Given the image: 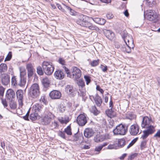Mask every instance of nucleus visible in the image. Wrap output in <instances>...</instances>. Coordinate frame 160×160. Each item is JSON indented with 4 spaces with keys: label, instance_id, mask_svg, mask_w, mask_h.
<instances>
[{
    "label": "nucleus",
    "instance_id": "obj_1",
    "mask_svg": "<svg viewBox=\"0 0 160 160\" xmlns=\"http://www.w3.org/2000/svg\"><path fill=\"white\" fill-rule=\"evenodd\" d=\"M23 73L24 72H20L19 76H13L12 77L11 83L13 87H22L25 85L26 83V79L24 77Z\"/></svg>",
    "mask_w": 160,
    "mask_h": 160
},
{
    "label": "nucleus",
    "instance_id": "obj_2",
    "mask_svg": "<svg viewBox=\"0 0 160 160\" xmlns=\"http://www.w3.org/2000/svg\"><path fill=\"white\" fill-rule=\"evenodd\" d=\"M40 92L38 84L34 83L32 84L30 88L28 95L30 97L33 98H35L39 96Z\"/></svg>",
    "mask_w": 160,
    "mask_h": 160
},
{
    "label": "nucleus",
    "instance_id": "obj_3",
    "mask_svg": "<svg viewBox=\"0 0 160 160\" xmlns=\"http://www.w3.org/2000/svg\"><path fill=\"white\" fill-rule=\"evenodd\" d=\"M42 67L45 74L48 76L52 74L54 69V66L52 62L47 61L43 62Z\"/></svg>",
    "mask_w": 160,
    "mask_h": 160
},
{
    "label": "nucleus",
    "instance_id": "obj_4",
    "mask_svg": "<svg viewBox=\"0 0 160 160\" xmlns=\"http://www.w3.org/2000/svg\"><path fill=\"white\" fill-rule=\"evenodd\" d=\"M128 125L120 124L113 129L114 134L115 135H124L127 133L128 130Z\"/></svg>",
    "mask_w": 160,
    "mask_h": 160
},
{
    "label": "nucleus",
    "instance_id": "obj_5",
    "mask_svg": "<svg viewBox=\"0 0 160 160\" xmlns=\"http://www.w3.org/2000/svg\"><path fill=\"white\" fill-rule=\"evenodd\" d=\"M145 128L147 129L143 131V134L141 137V138L143 140L146 138L149 135L154 133L155 131L154 127L151 125L146 127Z\"/></svg>",
    "mask_w": 160,
    "mask_h": 160
},
{
    "label": "nucleus",
    "instance_id": "obj_6",
    "mask_svg": "<svg viewBox=\"0 0 160 160\" xmlns=\"http://www.w3.org/2000/svg\"><path fill=\"white\" fill-rule=\"evenodd\" d=\"M72 74H70V78H73L76 80L79 78L81 75V70L77 67H73Z\"/></svg>",
    "mask_w": 160,
    "mask_h": 160
},
{
    "label": "nucleus",
    "instance_id": "obj_7",
    "mask_svg": "<svg viewBox=\"0 0 160 160\" xmlns=\"http://www.w3.org/2000/svg\"><path fill=\"white\" fill-rule=\"evenodd\" d=\"M88 17L82 14L80 15L78 20H77V23L81 26L86 27L88 23L87 21Z\"/></svg>",
    "mask_w": 160,
    "mask_h": 160
},
{
    "label": "nucleus",
    "instance_id": "obj_8",
    "mask_svg": "<svg viewBox=\"0 0 160 160\" xmlns=\"http://www.w3.org/2000/svg\"><path fill=\"white\" fill-rule=\"evenodd\" d=\"M129 132L132 135L135 136L138 134H140L141 131L139 132V127L137 124L132 125L130 127Z\"/></svg>",
    "mask_w": 160,
    "mask_h": 160
},
{
    "label": "nucleus",
    "instance_id": "obj_9",
    "mask_svg": "<svg viewBox=\"0 0 160 160\" xmlns=\"http://www.w3.org/2000/svg\"><path fill=\"white\" fill-rule=\"evenodd\" d=\"M77 123L81 126L85 125L87 122L86 117L83 114L79 115L77 118Z\"/></svg>",
    "mask_w": 160,
    "mask_h": 160
},
{
    "label": "nucleus",
    "instance_id": "obj_10",
    "mask_svg": "<svg viewBox=\"0 0 160 160\" xmlns=\"http://www.w3.org/2000/svg\"><path fill=\"white\" fill-rule=\"evenodd\" d=\"M158 17V15L155 11L152 10H149L147 14L146 18L150 21L156 20Z\"/></svg>",
    "mask_w": 160,
    "mask_h": 160
},
{
    "label": "nucleus",
    "instance_id": "obj_11",
    "mask_svg": "<svg viewBox=\"0 0 160 160\" xmlns=\"http://www.w3.org/2000/svg\"><path fill=\"white\" fill-rule=\"evenodd\" d=\"M152 121L151 118H149L147 116H144L143 117L142 120L141 126L142 128H145L150 125Z\"/></svg>",
    "mask_w": 160,
    "mask_h": 160
},
{
    "label": "nucleus",
    "instance_id": "obj_12",
    "mask_svg": "<svg viewBox=\"0 0 160 160\" xmlns=\"http://www.w3.org/2000/svg\"><path fill=\"white\" fill-rule=\"evenodd\" d=\"M16 94L19 105L22 107L23 105V91L21 89L18 90L16 92Z\"/></svg>",
    "mask_w": 160,
    "mask_h": 160
},
{
    "label": "nucleus",
    "instance_id": "obj_13",
    "mask_svg": "<svg viewBox=\"0 0 160 160\" xmlns=\"http://www.w3.org/2000/svg\"><path fill=\"white\" fill-rule=\"evenodd\" d=\"M130 42L131 44L130 45L129 43L127 42V44H126L127 46L125 47L124 48H123V51L126 52L128 53H130L131 52V49H133L134 47V45L133 42V41L132 37H130Z\"/></svg>",
    "mask_w": 160,
    "mask_h": 160
},
{
    "label": "nucleus",
    "instance_id": "obj_14",
    "mask_svg": "<svg viewBox=\"0 0 160 160\" xmlns=\"http://www.w3.org/2000/svg\"><path fill=\"white\" fill-rule=\"evenodd\" d=\"M49 96L52 99H58L61 97V93L59 91L54 90L50 93Z\"/></svg>",
    "mask_w": 160,
    "mask_h": 160
},
{
    "label": "nucleus",
    "instance_id": "obj_15",
    "mask_svg": "<svg viewBox=\"0 0 160 160\" xmlns=\"http://www.w3.org/2000/svg\"><path fill=\"white\" fill-rule=\"evenodd\" d=\"M84 138L82 135H78L77 133L74 134L73 141L76 142L78 145H81L83 142Z\"/></svg>",
    "mask_w": 160,
    "mask_h": 160
},
{
    "label": "nucleus",
    "instance_id": "obj_16",
    "mask_svg": "<svg viewBox=\"0 0 160 160\" xmlns=\"http://www.w3.org/2000/svg\"><path fill=\"white\" fill-rule=\"evenodd\" d=\"M65 74L61 70H58L54 73V76L57 79L61 80L63 79L65 76Z\"/></svg>",
    "mask_w": 160,
    "mask_h": 160
},
{
    "label": "nucleus",
    "instance_id": "obj_17",
    "mask_svg": "<svg viewBox=\"0 0 160 160\" xmlns=\"http://www.w3.org/2000/svg\"><path fill=\"white\" fill-rule=\"evenodd\" d=\"M26 68L28 71V77L30 78L33 75L35 70L33 66L31 63H28L27 65Z\"/></svg>",
    "mask_w": 160,
    "mask_h": 160
},
{
    "label": "nucleus",
    "instance_id": "obj_18",
    "mask_svg": "<svg viewBox=\"0 0 160 160\" xmlns=\"http://www.w3.org/2000/svg\"><path fill=\"white\" fill-rule=\"evenodd\" d=\"M6 96L8 100L11 101L12 99L15 97V93L12 90L9 89L7 91Z\"/></svg>",
    "mask_w": 160,
    "mask_h": 160
},
{
    "label": "nucleus",
    "instance_id": "obj_19",
    "mask_svg": "<svg viewBox=\"0 0 160 160\" xmlns=\"http://www.w3.org/2000/svg\"><path fill=\"white\" fill-rule=\"evenodd\" d=\"M94 133V132L92 128H87L84 131V135L86 138H89L93 136Z\"/></svg>",
    "mask_w": 160,
    "mask_h": 160
},
{
    "label": "nucleus",
    "instance_id": "obj_20",
    "mask_svg": "<svg viewBox=\"0 0 160 160\" xmlns=\"http://www.w3.org/2000/svg\"><path fill=\"white\" fill-rule=\"evenodd\" d=\"M65 91L68 94L72 97H74L76 94V91H75L72 86L70 85H67Z\"/></svg>",
    "mask_w": 160,
    "mask_h": 160
},
{
    "label": "nucleus",
    "instance_id": "obj_21",
    "mask_svg": "<svg viewBox=\"0 0 160 160\" xmlns=\"http://www.w3.org/2000/svg\"><path fill=\"white\" fill-rule=\"evenodd\" d=\"M122 38L123 39L125 42L127 44V42L129 43L130 40V37H132V36L128 35V33L126 30H124L122 32Z\"/></svg>",
    "mask_w": 160,
    "mask_h": 160
},
{
    "label": "nucleus",
    "instance_id": "obj_22",
    "mask_svg": "<svg viewBox=\"0 0 160 160\" xmlns=\"http://www.w3.org/2000/svg\"><path fill=\"white\" fill-rule=\"evenodd\" d=\"M103 32L106 37L109 40H112L114 37V33L110 30H105Z\"/></svg>",
    "mask_w": 160,
    "mask_h": 160
},
{
    "label": "nucleus",
    "instance_id": "obj_23",
    "mask_svg": "<svg viewBox=\"0 0 160 160\" xmlns=\"http://www.w3.org/2000/svg\"><path fill=\"white\" fill-rule=\"evenodd\" d=\"M10 82V78L8 74H4L2 78V84L7 85Z\"/></svg>",
    "mask_w": 160,
    "mask_h": 160
},
{
    "label": "nucleus",
    "instance_id": "obj_24",
    "mask_svg": "<svg viewBox=\"0 0 160 160\" xmlns=\"http://www.w3.org/2000/svg\"><path fill=\"white\" fill-rule=\"evenodd\" d=\"M64 8L67 10L69 13L71 15L76 16L78 15V13L72 9L70 7L64 4Z\"/></svg>",
    "mask_w": 160,
    "mask_h": 160
},
{
    "label": "nucleus",
    "instance_id": "obj_25",
    "mask_svg": "<svg viewBox=\"0 0 160 160\" xmlns=\"http://www.w3.org/2000/svg\"><path fill=\"white\" fill-rule=\"evenodd\" d=\"M42 82L45 88H47L50 86V81L47 77H45L42 79Z\"/></svg>",
    "mask_w": 160,
    "mask_h": 160
},
{
    "label": "nucleus",
    "instance_id": "obj_26",
    "mask_svg": "<svg viewBox=\"0 0 160 160\" xmlns=\"http://www.w3.org/2000/svg\"><path fill=\"white\" fill-rule=\"evenodd\" d=\"M95 102L97 106L100 107L102 103L101 98L98 95H96V97L94 98Z\"/></svg>",
    "mask_w": 160,
    "mask_h": 160
},
{
    "label": "nucleus",
    "instance_id": "obj_27",
    "mask_svg": "<svg viewBox=\"0 0 160 160\" xmlns=\"http://www.w3.org/2000/svg\"><path fill=\"white\" fill-rule=\"evenodd\" d=\"M86 27L88 28L89 29L93 30H95L96 31H98L99 30V28L95 25L89 22Z\"/></svg>",
    "mask_w": 160,
    "mask_h": 160
},
{
    "label": "nucleus",
    "instance_id": "obj_28",
    "mask_svg": "<svg viewBox=\"0 0 160 160\" xmlns=\"http://www.w3.org/2000/svg\"><path fill=\"white\" fill-rule=\"evenodd\" d=\"M118 145H117L118 148L123 147L126 143V142L124 138H121L118 141Z\"/></svg>",
    "mask_w": 160,
    "mask_h": 160
},
{
    "label": "nucleus",
    "instance_id": "obj_29",
    "mask_svg": "<svg viewBox=\"0 0 160 160\" xmlns=\"http://www.w3.org/2000/svg\"><path fill=\"white\" fill-rule=\"evenodd\" d=\"M7 66L6 64L2 63L0 65V75L2 74V73L5 72L7 70Z\"/></svg>",
    "mask_w": 160,
    "mask_h": 160
},
{
    "label": "nucleus",
    "instance_id": "obj_30",
    "mask_svg": "<svg viewBox=\"0 0 160 160\" xmlns=\"http://www.w3.org/2000/svg\"><path fill=\"white\" fill-rule=\"evenodd\" d=\"M58 121L62 124H67L69 121V118L68 117H61L58 118Z\"/></svg>",
    "mask_w": 160,
    "mask_h": 160
},
{
    "label": "nucleus",
    "instance_id": "obj_31",
    "mask_svg": "<svg viewBox=\"0 0 160 160\" xmlns=\"http://www.w3.org/2000/svg\"><path fill=\"white\" fill-rule=\"evenodd\" d=\"M44 116L52 120L54 119L55 116L53 114L52 112L48 111L46 112L44 114Z\"/></svg>",
    "mask_w": 160,
    "mask_h": 160
},
{
    "label": "nucleus",
    "instance_id": "obj_32",
    "mask_svg": "<svg viewBox=\"0 0 160 160\" xmlns=\"http://www.w3.org/2000/svg\"><path fill=\"white\" fill-rule=\"evenodd\" d=\"M44 116L52 120L54 119L55 116L53 114L52 112L48 111L46 112L44 114Z\"/></svg>",
    "mask_w": 160,
    "mask_h": 160
},
{
    "label": "nucleus",
    "instance_id": "obj_33",
    "mask_svg": "<svg viewBox=\"0 0 160 160\" xmlns=\"http://www.w3.org/2000/svg\"><path fill=\"white\" fill-rule=\"evenodd\" d=\"M106 113L107 116L109 118H112L114 117V111L112 110V108L108 109L106 111Z\"/></svg>",
    "mask_w": 160,
    "mask_h": 160
},
{
    "label": "nucleus",
    "instance_id": "obj_34",
    "mask_svg": "<svg viewBox=\"0 0 160 160\" xmlns=\"http://www.w3.org/2000/svg\"><path fill=\"white\" fill-rule=\"evenodd\" d=\"M51 121L52 120L50 118H48L44 116L42 119V122L43 124L47 125L50 123Z\"/></svg>",
    "mask_w": 160,
    "mask_h": 160
},
{
    "label": "nucleus",
    "instance_id": "obj_35",
    "mask_svg": "<svg viewBox=\"0 0 160 160\" xmlns=\"http://www.w3.org/2000/svg\"><path fill=\"white\" fill-rule=\"evenodd\" d=\"M91 112L95 115H97L100 113V111L97 109L95 106L92 107Z\"/></svg>",
    "mask_w": 160,
    "mask_h": 160
},
{
    "label": "nucleus",
    "instance_id": "obj_36",
    "mask_svg": "<svg viewBox=\"0 0 160 160\" xmlns=\"http://www.w3.org/2000/svg\"><path fill=\"white\" fill-rule=\"evenodd\" d=\"M33 109L35 112L38 113V112L41 111L42 108V106L39 104H36L33 107Z\"/></svg>",
    "mask_w": 160,
    "mask_h": 160
},
{
    "label": "nucleus",
    "instance_id": "obj_37",
    "mask_svg": "<svg viewBox=\"0 0 160 160\" xmlns=\"http://www.w3.org/2000/svg\"><path fill=\"white\" fill-rule=\"evenodd\" d=\"M38 116V114L37 112H33L30 114L29 118L32 121L35 120L37 119Z\"/></svg>",
    "mask_w": 160,
    "mask_h": 160
},
{
    "label": "nucleus",
    "instance_id": "obj_38",
    "mask_svg": "<svg viewBox=\"0 0 160 160\" xmlns=\"http://www.w3.org/2000/svg\"><path fill=\"white\" fill-rule=\"evenodd\" d=\"M77 83L79 88H84L85 83L84 80L82 79H79L78 81H77Z\"/></svg>",
    "mask_w": 160,
    "mask_h": 160
},
{
    "label": "nucleus",
    "instance_id": "obj_39",
    "mask_svg": "<svg viewBox=\"0 0 160 160\" xmlns=\"http://www.w3.org/2000/svg\"><path fill=\"white\" fill-rule=\"evenodd\" d=\"M37 72L38 75H42L44 72L42 68L40 66H38L37 68Z\"/></svg>",
    "mask_w": 160,
    "mask_h": 160
},
{
    "label": "nucleus",
    "instance_id": "obj_40",
    "mask_svg": "<svg viewBox=\"0 0 160 160\" xmlns=\"http://www.w3.org/2000/svg\"><path fill=\"white\" fill-rule=\"evenodd\" d=\"M79 91L78 93L81 96L83 97L85 96L86 92L84 88H79Z\"/></svg>",
    "mask_w": 160,
    "mask_h": 160
},
{
    "label": "nucleus",
    "instance_id": "obj_41",
    "mask_svg": "<svg viewBox=\"0 0 160 160\" xmlns=\"http://www.w3.org/2000/svg\"><path fill=\"white\" fill-rule=\"evenodd\" d=\"M64 132L68 135H72V133L71 132V129L70 125L68 126L66 128L64 129Z\"/></svg>",
    "mask_w": 160,
    "mask_h": 160
},
{
    "label": "nucleus",
    "instance_id": "obj_42",
    "mask_svg": "<svg viewBox=\"0 0 160 160\" xmlns=\"http://www.w3.org/2000/svg\"><path fill=\"white\" fill-rule=\"evenodd\" d=\"M66 107L63 102L61 103L60 104L59 110L60 112H64L66 109Z\"/></svg>",
    "mask_w": 160,
    "mask_h": 160
},
{
    "label": "nucleus",
    "instance_id": "obj_43",
    "mask_svg": "<svg viewBox=\"0 0 160 160\" xmlns=\"http://www.w3.org/2000/svg\"><path fill=\"white\" fill-rule=\"evenodd\" d=\"M138 139V138H137L133 139L127 146V149L129 148L130 147L133 146V145L137 142Z\"/></svg>",
    "mask_w": 160,
    "mask_h": 160
},
{
    "label": "nucleus",
    "instance_id": "obj_44",
    "mask_svg": "<svg viewBox=\"0 0 160 160\" xmlns=\"http://www.w3.org/2000/svg\"><path fill=\"white\" fill-rule=\"evenodd\" d=\"M107 149H117L118 147L116 144H110L108 146Z\"/></svg>",
    "mask_w": 160,
    "mask_h": 160
},
{
    "label": "nucleus",
    "instance_id": "obj_45",
    "mask_svg": "<svg viewBox=\"0 0 160 160\" xmlns=\"http://www.w3.org/2000/svg\"><path fill=\"white\" fill-rule=\"evenodd\" d=\"M99 61L98 59L94 60L91 62L90 65L92 67H95L98 64Z\"/></svg>",
    "mask_w": 160,
    "mask_h": 160
},
{
    "label": "nucleus",
    "instance_id": "obj_46",
    "mask_svg": "<svg viewBox=\"0 0 160 160\" xmlns=\"http://www.w3.org/2000/svg\"><path fill=\"white\" fill-rule=\"evenodd\" d=\"M12 52H9L5 58V61H9L11 60L12 58Z\"/></svg>",
    "mask_w": 160,
    "mask_h": 160
},
{
    "label": "nucleus",
    "instance_id": "obj_47",
    "mask_svg": "<svg viewBox=\"0 0 160 160\" xmlns=\"http://www.w3.org/2000/svg\"><path fill=\"white\" fill-rule=\"evenodd\" d=\"M30 109H29L27 112L26 115L23 117V118L25 120H29V116L30 114Z\"/></svg>",
    "mask_w": 160,
    "mask_h": 160
},
{
    "label": "nucleus",
    "instance_id": "obj_48",
    "mask_svg": "<svg viewBox=\"0 0 160 160\" xmlns=\"http://www.w3.org/2000/svg\"><path fill=\"white\" fill-rule=\"evenodd\" d=\"M84 78L86 82V84L88 85L91 82L90 77L88 76L85 75L84 76Z\"/></svg>",
    "mask_w": 160,
    "mask_h": 160
},
{
    "label": "nucleus",
    "instance_id": "obj_49",
    "mask_svg": "<svg viewBox=\"0 0 160 160\" xmlns=\"http://www.w3.org/2000/svg\"><path fill=\"white\" fill-rule=\"evenodd\" d=\"M51 127L53 128H56L58 127V122L57 121H54L53 122H52L51 124Z\"/></svg>",
    "mask_w": 160,
    "mask_h": 160
},
{
    "label": "nucleus",
    "instance_id": "obj_50",
    "mask_svg": "<svg viewBox=\"0 0 160 160\" xmlns=\"http://www.w3.org/2000/svg\"><path fill=\"white\" fill-rule=\"evenodd\" d=\"M146 142L145 141H142L140 145V148L142 149L146 147Z\"/></svg>",
    "mask_w": 160,
    "mask_h": 160
},
{
    "label": "nucleus",
    "instance_id": "obj_51",
    "mask_svg": "<svg viewBox=\"0 0 160 160\" xmlns=\"http://www.w3.org/2000/svg\"><path fill=\"white\" fill-rule=\"evenodd\" d=\"M0 99L2 100V102L4 106V108H6L8 106V104L5 99H3V98L1 97Z\"/></svg>",
    "mask_w": 160,
    "mask_h": 160
},
{
    "label": "nucleus",
    "instance_id": "obj_52",
    "mask_svg": "<svg viewBox=\"0 0 160 160\" xmlns=\"http://www.w3.org/2000/svg\"><path fill=\"white\" fill-rule=\"evenodd\" d=\"M4 92V88L2 87H0V98L1 97L3 98Z\"/></svg>",
    "mask_w": 160,
    "mask_h": 160
},
{
    "label": "nucleus",
    "instance_id": "obj_53",
    "mask_svg": "<svg viewBox=\"0 0 160 160\" xmlns=\"http://www.w3.org/2000/svg\"><path fill=\"white\" fill-rule=\"evenodd\" d=\"M58 62L60 64L62 65H65L66 64V62L64 59L62 58H59Z\"/></svg>",
    "mask_w": 160,
    "mask_h": 160
},
{
    "label": "nucleus",
    "instance_id": "obj_54",
    "mask_svg": "<svg viewBox=\"0 0 160 160\" xmlns=\"http://www.w3.org/2000/svg\"><path fill=\"white\" fill-rule=\"evenodd\" d=\"M63 68H64L65 71V72L67 74V76L68 77H70V73L69 70L65 66H63Z\"/></svg>",
    "mask_w": 160,
    "mask_h": 160
},
{
    "label": "nucleus",
    "instance_id": "obj_55",
    "mask_svg": "<svg viewBox=\"0 0 160 160\" xmlns=\"http://www.w3.org/2000/svg\"><path fill=\"white\" fill-rule=\"evenodd\" d=\"M10 106L12 109H14L17 107V105L15 102H11L10 104Z\"/></svg>",
    "mask_w": 160,
    "mask_h": 160
},
{
    "label": "nucleus",
    "instance_id": "obj_56",
    "mask_svg": "<svg viewBox=\"0 0 160 160\" xmlns=\"http://www.w3.org/2000/svg\"><path fill=\"white\" fill-rule=\"evenodd\" d=\"M100 68L102 69V71L103 72H106L108 70L107 67V66H104L103 65H101L100 66Z\"/></svg>",
    "mask_w": 160,
    "mask_h": 160
},
{
    "label": "nucleus",
    "instance_id": "obj_57",
    "mask_svg": "<svg viewBox=\"0 0 160 160\" xmlns=\"http://www.w3.org/2000/svg\"><path fill=\"white\" fill-rule=\"evenodd\" d=\"M58 135L63 138H65V134L64 132L60 131L58 133Z\"/></svg>",
    "mask_w": 160,
    "mask_h": 160
},
{
    "label": "nucleus",
    "instance_id": "obj_58",
    "mask_svg": "<svg viewBox=\"0 0 160 160\" xmlns=\"http://www.w3.org/2000/svg\"><path fill=\"white\" fill-rule=\"evenodd\" d=\"M93 21L96 23L98 24L101 18H92Z\"/></svg>",
    "mask_w": 160,
    "mask_h": 160
},
{
    "label": "nucleus",
    "instance_id": "obj_59",
    "mask_svg": "<svg viewBox=\"0 0 160 160\" xmlns=\"http://www.w3.org/2000/svg\"><path fill=\"white\" fill-rule=\"evenodd\" d=\"M106 22V21L105 19L101 18V19L100 20V22L98 23V24L102 25H104L105 24Z\"/></svg>",
    "mask_w": 160,
    "mask_h": 160
},
{
    "label": "nucleus",
    "instance_id": "obj_60",
    "mask_svg": "<svg viewBox=\"0 0 160 160\" xmlns=\"http://www.w3.org/2000/svg\"><path fill=\"white\" fill-rule=\"evenodd\" d=\"M96 89L97 90L100 92L101 93L103 94V93L104 91L99 86H97Z\"/></svg>",
    "mask_w": 160,
    "mask_h": 160
},
{
    "label": "nucleus",
    "instance_id": "obj_61",
    "mask_svg": "<svg viewBox=\"0 0 160 160\" xmlns=\"http://www.w3.org/2000/svg\"><path fill=\"white\" fill-rule=\"evenodd\" d=\"M90 148V146L85 145L81 147V148L82 149H89Z\"/></svg>",
    "mask_w": 160,
    "mask_h": 160
},
{
    "label": "nucleus",
    "instance_id": "obj_62",
    "mask_svg": "<svg viewBox=\"0 0 160 160\" xmlns=\"http://www.w3.org/2000/svg\"><path fill=\"white\" fill-rule=\"evenodd\" d=\"M102 147L100 145L96 147L95 149V150L97 152H99L102 150Z\"/></svg>",
    "mask_w": 160,
    "mask_h": 160
},
{
    "label": "nucleus",
    "instance_id": "obj_63",
    "mask_svg": "<svg viewBox=\"0 0 160 160\" xmlns=\"http://www.w3.org/2000/svg\"><path fill=\"white\" fill-rule=\"evenodd\" d=\"M153 137L160 138V130L157 131V133L154 135Z\"/></svg>",
    "mask_w": 160,
    "mask_h": 160
},
{
    "label": "nucleus",
    "instance_id": "obj_64",
    "mask_svg": "<svg viewBox=\"0 0 160 160\" xmlns=\"http://www.w3.org/2000/svg\"><path fill=\"white\" fill-rule=\"evenodd\" d=\"M106 17L110 19L113 17V16L112 13H109L107 14Z\"/></svg>",
    "mask_w": 160,
    "mask_h": 160
}]
</instances>
